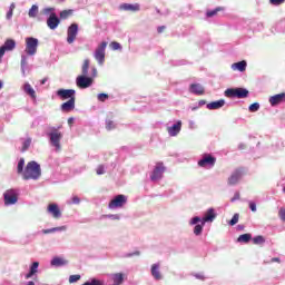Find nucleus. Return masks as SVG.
I'll list each match as a JSON object with an SVG mask.
<instances>
[{
  "instance_id": "1",
  "label": "nucleus",
  "mask_w": 285,
  "mask_h": 285,
  "mask_svg": "<svg viewBox=\"0 0 285 285\" xmlns=\"http://www.w3.org/2000/svg\"><path fill=\"white\" fill-rule=\"evenodd\" d=\"M22 177L24 180L39 179V177H41V166L37 161L28 163L22 174Z\"/></svg>"
},
{
  "instance_id": "2",
  "label": "nucleus",
  "mask_w": 285,
  "mask_h": 285,
  "mask_svg": "<svg viewBox=\"0 0 285 285\" xmlns=\"http://www.w3.org/2000/svg\"><path fill=\"white\" fill-rule=\"evenodd\" d=\"M249 95L248 89L245 88H229L225 90V97L228 99L237 98V99H246Z\"/></svg>"
},
{
  "instance_id": "3",
  "label": "nucleus",
  "mask_w": 285,
  "mask_h": 285,
  "mask_svg": "<svg viewBox=\"0 0 285 285\" xmlns=\"http://www.w3.org/2000/svg\"><path fill=\"white\" fill-rule=\"evenodd\" d=\"M106 48H108V42L102 41L95 50L94 57L99 66H104V62L106 61Z\"/></svg>"
},
{
  "instance_id": "4",
  "label": "nucleus",
  "mask_w": 285,
  "mask_h": 285,
  "mask_svg": "<svg viewBox=\"0 0 285 285\" xmlns=\"http://www.w3.org/2000/svg\"><path fill=\"white\" fill-rule=\"evenodd\" d=\"M37 48H39V39L32 37L26 38V55L33 57V55H37Z\"/></svg>"
},
{
  "instance_id": "5",
  "label": "nucleus",
  "mask_w": 285,
  "mask_h": 285,
  "mask_svg": "<svg viewBox=\"0 0 285 285\" xmlns=\"http://www.w3.org/2000/svg\"><path fill=\"white\" fill-rule=\"evenodd\" d=\"M94 79L88 77V75H80L76 78V86L80 89L90 88L94 83Z\"/></svg>"
},
{
  "instance_id": "6",
  "label": "nucleus",
  "mask_w": 285,
  "mask_h": 285,
  "mask_svg": "<svg viewBox=\"0 0 285 285\" xmlns=\"http://www.w3.org/2000/svg\"><path fill=\"white\" fill-rule=\"evenodd\" d=\"M164 173H166V166H164V163H156V166L150 176L151 181H159V179L164 177Z\"/></svg>"
},
{
  "instance_id": "7",
  "label": "nucleus",
  "mask_w": 285,
  "mask_h": 285,
  "mask_svg": "<svg viewBox=\"0 0 285 285\" xmlns=\"http://www.w3.org/2000/svg\"><path fill=\"white\" fill-rule=\"evenodd\" d=\"M49 135L51 146H55L56 149L61 150V139H63V134L59 130H53Z\"/></svg>"
},
{
  "instance_id": "8",
  "label": "nucleus",
  "mask_w": 285,
  "mask_h": 285,
  "mask_svg": "<svg viewBox=\"0 0 285 285\" xmlns=\"http://www.w3.org/2000/svg\"><path fill=\"white\" fill-rule=\"evenodd\" d=\"M4 205L6 206H12L19 202V196L17 195V191L14 189H9L4 191Z\"/></svg>"
},
{
  "instance_id": "9",
  "label": "nucleus",
  "mask_w": 285,
  "mask_h": 285,
  "mask_svg": "<svg viewBox=\"0 0 285 285\" xmlns=\"http://www.w3.org/2000/svg\"><path fill=\"white\" fill-rule=\"evenodd\" d=\"M78 33H79V24L71 23L67 29V42L75 43V39H77Z\"/></svg>"
},
{
  "instance_id": "10",
  "label": "nucleus",
  "mask_w": 285,
  "mask_h": 285,
  "mask_svg": "<svg viewBox=\"0 0 285 285\" xmlns=\"http://www.w3.org/2000/svg\"><path fill=\"white\" fill-rule=\"evenodd\" d=\"M217 164V158L213 157L210 154H205L203 158L198 161V166L200 168H206L209 166V168H213Z\"/></svg>"
},
{
  "instance_id": "11",
  "label": "nucleus",
  "mask_w": 285,
  "mask_h": 285,
  "mask_svg": "<svg viewBox=\"0 0 285 285\" xmlns=\"http://www.w3.org/2000/svg\"><path fill=\"white\" fill-rule=\"evenodd\" d=\"M242 175H244V168H237L227 179L228 186H235L242 179Z\"/></svg>"
},
{
  "instance_id": "12",
  "label": "nucleus",
  "mask_w": 285,
  "mask_h": 285,
  "mask_svg": "<svg viewBox=\"0 0 285 285\" xmlns=\"http://www.w3.org/2000/svg\"><path fill=\"white\" fill-rule=\"evenodd\" d=\"M58 97H60V99L62 101H66V99H76L75 95L76 91L75 89H59L57 91Z\"/></svg>"
},
{
  "instance_id": "13",
  "label": "nucleus",
  "mask_w": 285,
  "mask_h": 285,
  "mask_svg": "<svg viewBox=\"0 0 285 285\" xmlns=\"http://www.w3.org/2000/svg\"><path fill=\"white\" fill-rule=\"evenodd\" d=\"M128 202V198L124 195L116 196L110 203L109 208H121Z\"/></svg>"
},
{
  "instance_id": "14",
  "label": "nucleus",
  "mask_w": 285,
  "mask_h": 285,
  "mask_svg": "<svg viewBox=\"0 0 285 285\" xmlns=\"http://www.w3.org/2000/svg\"><path fill=\"white\" fill-rule=\"evenodd\" d=\"M161 265L159 263H155L151 265V276L156 282H160V279H164V274H161Z\"/></svg>"
},
{
  "instance_id": "15",
  "label": "nucleus",
  "mask_w": 285,
  "mask_h": 285,
  "mask_svg": "<svg viewBox=\"0 0 285 285\" xmlns=\"http://www.w3.org/2000/svg\"><path fill=\"white\" fill-rule=\"evenodd\" d=\"M47 212L53 217V219H61V209H59V205L49 204Z\"/></svg>"
},
{
  "instance_id": "16",
  "label": "nucleus",
  "mask_w": 285,
  "mask_h": 285,
  "mask_svg": "<svg viewBox=\"0 0 285 285\" xmlns=\"http://www.w3.org/2000/svg\"><path fill=\"white\" fill-rule=\"evenodd\" d=\"M59 23H60V20L56 13H51L47 19V26L48 28H50V30H57V28L59 27Z\"/></svg>"
},
{
  "instance_id": "17",
  "label": "nucleus",
  "mask_w": 285,
  "mask_h": 285,
  "mask_svg": "<svg viewBox=\"0 0 285 285\" xmlns=\"http://www.w3.org/2000/svg\"><path fill=\"white\" fill-rule=\"evenodd\" d=\"M77 101V98H71L68 101L63 102L60 107V110L62 112H72L75 109V102Z\"/></svg>"
},
{
  "instance_id": "18",
  "label": "nucleus",
  "mask_w": 285,
  "mask_h": 285,
  "mask_svg": "<svg viewBox=\"0 0 285 285\" xmlns=\"http://www.w3.org/2000/svg\"><path fill=\"white\" fill-rule=\"evenodd\" d=\"M284 101H285V92L269 97L271 106H279V104H284Z\"/></svg>"
},
{
  "instance_id": "19",
  "label": "nucleus",
  "mask_w": 285,
  "mask_h": 285,
  "mask_svg": "<svg viewBox=\"0 0 285 285\" xmlns=\"http://www.w3.org/2000/svg\"><path fill=\"white\" fill-rule=\"evenodd\" d=\"M181 131V120L176 122L174 126L167 128V132L170 135V137H177L179 132Z\"/></svg>"
},
{
  "instance_id": "20",
  "label": "nucleus",
  "mask_w": 285,
  "mask_h": 285,
  "mask_svg": "<svg viewBox=\"0 0 285 285\" xmlns=\"http://www.w3.org/2000/svg\"><path fill=\"white\" fill-rule=\"evenodd\" d=\"M39 273V262H33L30 266L29 273L26 274L24 279H30Z\"/></svg>"
},
{
  "instance_id": "21",
  "label": "nucleus",
  "mask_w": 285,
  "mask_h": 285,
  "mask_svg": "<svg viewBox=\"0 0 285 285\" xmlns=\"http://www.w3.org/2000/svg\"><path fill=\"white\" fill-rule=\"evenodd\" d=\"M120 10H125L126 12H139L140 7L138 3H135V4L122 3L120 4Z\"/></svg>"
},
{
  "instance_id": "22",
  "label": "nucleus",
  "mask_w": 285,
  "mask_h": 285,
  "mask_svg": "<svg viewBox=\"0 0 285 285\" xmlns=\"http://www.w3.org/2000/svg\"><path fill=\"white\" fill-rule=\"evenodd\" d=\"M217 217V214L215 213V209L209 208L206 213L205 216L203 218V226L204 224L208 223V222H215Z\"/></svg>"
},
{
  "instance_id": "23",
  "label": "nucleus",
  "mask_w": 285,
  "mask_h": 285,
  "mask_svg": "<svg viewBox=\"0 0 285 285\" xmlns=\"http://www.w3.org/2000/svg\"><path fill=\"white\" fill-rule=\"evenodd\" d=\"M189 92H191L193 95H204L205 89L199 83H191L189 86Z\"/></svg>"
},
{
  "instance_id": "24",
  "label": "nucleus",
  "mask_w": 285,
  "mask_h": 285,
  "mask_svg": "<svg viewBox=\"0 0 285 285\" xmlns=\"http://www.w3.org/2000/svg\"><path fill=\"white\" fill-rule=\"evenodd\" d=\"M225 104H226V101L224 99H220V100H217V101L209 102L207 105V108L209 110H219V108H224Z\"/></svg>"
},
{
  "instance_id": "25",
  "label": "nucleus",
  "mask_w": 285,
  "mask_h": 285,
  "mask_svg": "<svg viewBox=\"0 0 285 285\" xmlns=\"http://www.w3.org/2000/svg\"><path fill=\"white\" fill-rule=\"evenodd\" d=\"M246 61L242 60L232 65V70H238L239 72H246Z\"/></svg>"
},
{
  "instance_id": "26",
  "label": "nucleus",
  "mask_w": 285,
  "mask_h": 285,
  "mask_svg": "<svg viewBox=\"0 0 285 285\" xmlns=\"http://www.w3.org/2000/svg\"><path fill=\"white\" fill-rule=\"evenodd\" d=\"M68 264V261L61 258V257H55L51 261V266H66Z\"/></svg>"
},
{
  "instance_id": "27",
  "label": "nucleus",
  "mask_w": 285,
  "mask_h": 285,
  "mask_svg": "<svg viewBox=\"0 0 285 285\" xmlns=\"http://www.w3.org/2000/svg\"><path fill=\"white\" fill-rule=\"evenodd\" d=\"M24 92H27V95H30V97L32 99L37 98V92L35 91V89L32 88V86H30V83H26L24 85Z\"/></svg>"
},
{
  "instance_id": "28",
  "label": "nucleus",
  "mask_w": 285,
  "mask_h": 285,
  "mask_svg": "<svg viewBox=\"0 0 285 285\" xmlns=\"http://www.w3.org/2000/svg\"><path fill=\"white\" fill-rule=\"evenodd\" d=\"M250 239H253V235L243 234L237 238V242H239V244H248V242H250Z\"/></svg>"
},
{
  "instance_id": "29",
  "label": "nucleus",
  "mask_w": 285,
  "mask_h": 285,
  "mask_svg": "<svg viewBox=\"0 0 285 285\" xmlns=\"http://www.w3.org/2000/svg\"><path fill=\"white\" fill-rule=\"evenodd\" d=\"M72 14H75V10L72 9L62 10L60 12V19L62 20L69 19V17H72Z\"/></svg>"
},
{
  "instance_id": "30",
  "label": "nucleus",
  "mask_w": 285,
  "mask_h": 285,
  "mask_svg": "<svg viewBox=\"0 0 285 285\" xmlns=\"http://www.w3.org/2000/svg\"><path fill=\"white\" fill-rule=\"evenodd\" d=\"M16 46H17V42H14V40H12V39H9L4 42L2 48L6 50H14Z\"/></svg>"
},
{
  "instance_id": "31",
  "label": "nucleus",
  "mask_w": 285,
  "mask_h": 285,
  "mask_svg": "<svg viewBox=\"0 0 285 285\" xmlns=\"http://www.w3.org/2000/svg\"><path fill=\"white\" fill-rule=\"evenodd\" d=\"M37 14H39V7L37 4H32L29 10V17L31 19H35V17H37Z\"/></svg>"
},
{
  "instance_id": "32",
  "label": "nucleus",
  "mask_w": 285,
  "mask_h": 285,
  "mask_svg": "<svg viewBox=\"0 0 285 285\" xmlns=\"http://www.w3.org/2000/svg\"><path fill=\"white\" fill-rule=\"evenodd\" d=\"M59 230H66V226L53 227V228H50V229H43L42 233H43V235H50V233H57Z\"/></svg>"
},
{
  "instance_id": "33",
  "label": "nucleus",
  "mask_w": 285,
  "mask_h": 285,
  "mask_svg": "<svg viewBox=\"0 0 285 285\" xmlns=\"http://www.w3.org/2000/svg\"><path fill=\"white\" fill-rule=\"evenodd\" d=\"M89 68H90V59H85L81 67L82 75H88Z\"/></svg>"
},
{
  "instance_id": "34",
  "label": "nucleus",
  "mask_w": 285,
  "mask_h": 285,
  "mask_svg": "<svg viewBox=\"0 0 285 285\" xmlns=\"http://www.w3.org/2000/svg\"><path fill=\"white\" fill-rule=\"evenodd\" d=\"M217 12H224V7H217L214 10L207 11V17H215L217 14Z\"/></svg>"
},
{
  "instance_id": "35",
  "label": "nucleus",
  "mask_w": 285,
  "mask_h": 285,
  "mask_svg": "<svg viewBox=\"0 0 285 285\" xmlns=\"http://www.w3.org/2000/svg\"><path fill=\"white\" fill-rule=\"evenodd\" d=\"M253 243L256 245H262L266 243V239L264 238V236H256L253 238Z\"/></svg>"
},
{
  "instance_id": "36",
  "label": "nucleus",
  "mask_w": 285,
  "mask_h": 285,
  "mask_svg": "<svg viewBox=\"0 0 285 285\" xmlns=\"http://www.w3.org/2000/svg\"><path fill=\"white\" fill-rule=\"evenodd\" d=\"M79 279H81V275H79V274L71 275V276H69V284H75V283L79 282Z\"/></svg>"
},
{
  "instance_id": "37",
  "label": "nucleus",
  "mask_w": 285,
  "mask_h": 285,
  "mask_svg": "<svg viewBox=\"0 0 285 285\" xmlns=\"http://www.w3.org/2000/svg\"><path fill=\"white\" fill-rule=\"evenodd\" d=\"M31 144H32V139L28 138L27 140H24V142L22 145V153H26V150H28V148H30Z\"/></svg>"
},
{
  "instance_id": "38",
  "label": "nucleus",
  "mask_w": 285,
  "mask_h": 285,
  "mask_svg": "<svg viewBox=\"0 0 285 285\" xmlns=\"http://www.w3.org/2000/svg\"><path fill=\"white\" fill-rule=\"evenodd\" d=\"M204 230V224L203 225H196L194 227V234L195 235H202V232Z\"/></svg>"
},
{
  "instance_id": "39",
  "label": "nucleus",
  "mask_w": 285,
  "mask_h": 285,
  "mask_svg": "<svg viewBox=\"0 0 285 285\" xmlns=\"http://www.w3.org/2000/svg\"><path fill=\"white\" fill-rule=\"evenodd\" d=\"M259 110V102H254L249 106V112H257Z\"/></svg>"
},
{
  "instance_id": "40",
  "label": "nucleus",
  "mask_w": 285,
  "mask_h": 285,
  "mask_svg": "<svg viewBox=\"0 0 285 285\" xmlns=\"http://www.w3.org/2000/svg\"><path fill=\"white\" fill-rule=\"evenodd\" d=\"M239 222V214H235L233 218L229 220V226H235Z\"/></svg>"
},
{
  "instance_id": "41",
  "label": "nucleus",
  "mask_w": 285,
  "mask_h": 285,
  "mask_svg": "<svg viewBox=\"0 0 285 285\" xmlns=\"http://www.w3.org/2000/svg\"><path fill=\"white\" fill-rule=\"evenodd\" d=\"M111 50H121V45L117 41L110 42Z\"/></svg>"
},
{
  "instance_id": "42",
  "label": "nucleus",
  "mask_w": 285,
  "mask_h": 285,
  "mask_svg": "<svg viewBox=\"0 0 285 285\" xmlns=\"http://www.w3.org/2000/svg\"><path fill=\"white\" fill-rule=\"evenodd\" d=\"M26 165V161L23 159H20L18 163V173H23V166Z\"/></svg>"
},
{
  "instance_id": "43",
  "label": "nucleus",
  "mask_w": 285,
  "mask_h": 285,
  "mask_svg": "<svg viewBox=\"0 0 285 285\" xmlns=\"http://www.w3.org/2000/svg\"><path fill=\"white\" fill-rule=\"evenodd\" d=\"M106 128H107V130L115 129V122L112 120H107L106 121Z\"/></svg>"
},
{
  "instance_id": "44",
  "label": "nucleus",
  "mask_w": 285,
  "mask_h": 285,
  "mask_svg": "<svg viewBox=\"0 0 285 285\" xmlns=\"http://www.w3.org/2000/svg\"><path fill=\"white\" fill-rule=\"evenodd\" d=\"M272 6H282L285 3V0H269Z\"/></svg>"
},
{
  "instance_id": "45",
  "label": "nucleus",
  "mask_w": 285,
  "mask_h": 285,
  "mask_svg": "<svg viewBox=\"0 0 285 285\" xmlns=\"http://www.w3.org/2000/svg\"><path fill=\"white\" fill-rule=\"evenodd\" d=\"M278 217H279V219H282V222H285V208L284 207H282L278 210Z\"/></svg>"
},
{
  "instance_id": "46",
  "label": "nucleus",
  "mask_w": 285,
  "mask_h": 285,
  "mask_svg": "<svg viewBox=\"0 0 285 285\" xmlns=\"http://www.w3.org/2000/svg\"><path fill=\"white\" fill-rule=\"evenodd\" d=\"M96 173L97 175H104V173H106L104 165H99Z\"/></svg>"
},
{
  "instance_id": "47",
  "label": "nucleus",
  "mask_w": 285,
  "mask_h": 285,
  "mask_svg": "<svg viewBox=\"0 0 285 285\" xmlns=\"http://www.w3.org/2000/svg\"><path fill=\"white\" fill-rule=\"evenodd\" d=\"M13 10H14V4L12 3L9 12H7V19H12Z\"/></svg>"
},
{
  "instance_id": "48",
  "label": "nucleus",
  "mask_w": 285,
  "mask_h": 285,
  "mask_svg": "<svg viewBox=\"0 0 285 285\" xmlns=\"http://www.w3.org/2000/svg\"><path fill=\"white\" fill-rule=\"evenodd\" d=\"M108 95L107 94H99L98 95V101H106V99H108Z\"/></svg>"
},
{
  "instance_id": "49",
  "label": "nucleus",
  "mask_w": 285,
  "mask_h": 285,
  "mask_svg": "<svg viewBox=\"0 0 285 285\" xmlns=\"http://www.w3.org/2000/svg\"><path fill=\"white\" fill-rule=\"evenodd\" d=\"M249 208H250L252 213H256L257 212V205L254 202L249 203Z\"/></svg>"
},
{
  "instance_id": "50",
  "label": "nucleus",
  "mask_w": 285,
  "mask_h": 285,
  "mask_svg": "<svg viewBox=\"0 0 285 285\" xmlns=\"http://www.w3.org/2000/svg\"><path fill=\"white\" fill-rule=\"evenodd\" d=\"M71 203L78 205V204H81V199L78 198V196H73V197L71 198Z\"/></svg>"
},
{
  "instance_id": "51",
  "label": "nucleus",
  "mask_w": 285,
  "mask_h": 285,
  "mask_svg": "<svg viewBox=\"0 0 285 285\" xmlns=\"http://www.w3.org/2000/svg\"><path fill=\"white\" fill-rule=\"evenodd\" d=\"M198 222H202V218H199V217H194V218H191V220H190V225L191 226H195V224H197Z\"/></svg>"
},
{
  "instance_id": "52",
  "label": "nucleus",
  "mask_w": 285,
  "mask_h": 285,
  "mask_svg": "<svg viewBox=\"0 0 285 285\" xmlns=\"http://www.w3.org/2000/svg\"><path fill=\"white\" fill-rule=\"evenodd\" d=\"M135 255H136V256H139V255H141V253H140L139 250H136V252H134V253L127 254V257H135Z\"/></svg>"
},
{
  "instance_id": "53",
  "label": "nucleus",
  "mask_w": 285,
  "mask_h": 285,
  "mask_svg": "<svg viewBox=\"0 0 285 285\" xmlns=\"http://www.w3.org/2000/svg\"><path fill=\"white\" fill-rule=\"evenodd\" d=\"M3 55H6V49L3 47H0V63L1 59H3Z\"/></svg>"
},
{
  "instance_id": "54",
  "label": "nucleus",
  "mask_w": 285,
  "mask_h": 285,
  "mask_svg": "<svg viewBox=\"0 0 285 285\" xmlns=\"http://www.w3.org/2000/svg\"><path fill=\"white\" fill-rule=\"evenodd\" d=\"M164 30H166V26H160V27H158L157 32L159 35H161V32H164Z\"/></svg>"
},
{
  "instance_id": "55",
  "label": "nucleus",
  "mask_w": 285,
  "mask_h": 285,
  "mask_svg": "<svg viewBox=\"0 0 285 285\" xmlns=\"http://www.w3.org/2000/svg\"><path fill=\"white\" fill-rule=\"evenodd\" d=\"M236 199H239V193H236L234 197L232 198V202H236Z\"/></svg>"
},
{
  "instance_id": "56",
  "label": "nucleus",
  "mask_w": 285,
  "mask_h": 285,
  "mask_svg": "<svg viewBox=\"0 0 285 285\" xmlns=\"http://www.w3.org/2000/svg\"><path fill=\"white\" fill-rule=\"evenodd\" d=\"M271 262H272V263L277 262V263L279 264V262H281V261H279V258H278V257H274V258H272V259H271Z\"/></svg>"
},
{
  "instance_id": "57",
  "label": "nucleus",
  "mask_w": 285,
  "mask_h": 285,
  "mask_svg": "<svg viewBox=\"0 0 285 285\" xmlns=\"http://www.w3.org/2000/svg\"><path fill=\"white\" fill-rule=\"evenodd\" d=\"M92 77H97V68H92Z\"/></svg>"
},
{
  "instance_id": "58",
  "label": "nucleus",
  "mask_w": 285,
  "mask_h": 285,
  "mask_svg": "<svg viewBox=\"0 0 285 285\" xmlns=\"http://www.w3.org/2000/svg\"><path fill=\"white\" fill-rule=\"evenodd\" d=\"M46 81H48V78H43V79L41 80V86H43V85L46 83Z\"/></svg>"
},
{
  "instance_id": "59",
  "label": "nucleus",
  "mask_w": 285,
  "mask_h": 285,
  "mask_svg": "<svg viewBox=\"0 0 285 285\" xmlns=\"http://www.w3.org/2000/svg\"><path fill=\"white\" fill-rule=\"evenodd\" d=\"M73 119L72 118H69L68 119V124H72Z\"/></svg>"
},
{
  "instance_id": "60",
  "label": "nucleus",
  "mask_w": 285,
  "mask_h": 285,
  "mask_svg": "<svg viewBox=\"0 0 285 285\" xmlns=\"http://www.w3.org/2000/svg\"><path fill=\"white\" fill-rule=\"evenodd\" d=\"M27 285H35V282L30 281Z\"/></svg>"
},
{
  "instance_id": "61",
  "label": "nucleus",
  "mask_w": 285,
  "mask_h": 285,
  "mask_svg": "<svg viewBox=\"0 0 285 285\" xmlns=\"http://www.w3.org/2000/svg\"><path fill=\"white\" fill-rule=\"evenodd\" d=\"M239 148H240V150H242V149L244 148V145H240Z\"/></svg>"
},
{
  "instance_id": "62",
  "label": "nucleus",
  "mask_w": 285,
  "mask_h": 285,
  "mask_svg": "<svg viewBox=\"0 0 285 285\" xmlns=\"http://www.w3.org/2000/svg\"><path fill=\"white\" fill-rule=\"evenodd\" d=\"M58 1H60V3H63V1H66V0H58Z\"/></svg>"
},
{
  "instance_id": "63",
  "label": "nucleus",
  "mask_w": 285,
  "mask_h": 285,
  "mask_svg": "<svg viewBox=\"0 0 285 285\" xmlns=\"http://www.w3.org/2000/svg\"><path fill=\"white\" fill-rule=\"evenodd\" d=\"M0 88H1V83H0Z\"/></svg>"
}]
</instances>
